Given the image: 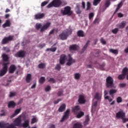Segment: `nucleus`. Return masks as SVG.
Masks as SVG:
<instances>
[{
	"label": "nucleus",
	"mask_w": 128,
	"mask_h": 128,
	"mask_svg": "<svg viewBox=\"0 0 128 128\" xmlns=\"http://www.w3.org/2000/svg\"><path fill=\"white\" fill-rule=\"evenodd\" d=\"M50 24H51L50 22H48L42 26V24L38 23L36 24V29L37 30H38L40 28V32H44L50 26Z\"/></svg>",
	"instance_id": "nucleus-1"
},
{
	"label": "nucleus",
	"mask_w": 128,
	"mask_h": 128,
	"mask_svg": "<svg viewBox=\"0 0 128 128\" xmlns=\"http://www.w3.org/2000/svg\"><path fill=\"white\" fill-rule=\"evenodd\" d=\"M62 0H53L47 6V8H60L62 6Z\"/></svg>",
	"instance_id": "nucleus-2"
},
{
	"label": "nucleus",
	"mask_w": 128,
	"mask_h": 128,
	"mask_svg": "<svg viewBox=\"0 0 128 128\" xmlns=\"http://www.w3.org/2000/svg\"><path fill=\"white\" fill-rule=\"evenodd\" d=\"M72 30H66L63 32L61 34L59 35L60 40H64L68 38V37L70 34H72Z\"/></svg>",
	"instance_id": "nucleus-3"
},
{
	"label": "nucleus",
	"mask_w": 128,
	"mask_h": 128,
	"mask_svg": "<svg viewBox=\"0 0 128 128\" xmlns=\"http://www.w3.org/2000/svg\"><path fill=\"white\" fill-rule=\"evenodd\" d=\"M61 14L62 16H72V8L70 6H66L64 8V10H61Z\"/></svg>",
	"instance_id": "nucleus-4"
},
{
	"label": "nucleus",
	"mask_w": 128,
	"mask_h": 128,
	"mask_svg": "<svg viewBox=\"0 0 128 128\" xmlns=\"http://www.w3.org/2000/svg\"><path fill=\"white\" fill-rule=\"evenodd\" d=\"M106 88H114V78L110 76H108L106 78Z\"/></svg>",
	"instance_id": "nucleus-5"
},
{
	"label": "nucleus",
	"mask_w": 128,
	"mask_h": 128,
	"mask_svg": "<svg viewBox=\"0 0 128 128\" xmlns=\"http://www.w3.org/2000/svg\"><path fill=\"white\" fill-rule=\"evenodd\" d=\"M8 62L3 63V68L0 71V76H4L8 72Z\"/></svg>",
	"instance_id": "nucleus-6"
},
{
	"label": "nucleus",
	"mask_w": 128,
	"mask_h": 128,
	"mask_svg": "<svg viewBox=\"0 0 128 128\" xmlns=\"http://www.w3.org/2000/svg\"><path fill=\"white\" fill-rule=\"evenodd\" d=\"M14 36L13 35H10L8 37L4 38L2 41V44H6L8 42H12L14 40Z\"/></svg>",
	"instance_id": "nucleus-7"
},
{
	"label": "nucleus",
	"mask_w": 128,
	"mask_h": 128,
	"mask_svg": "<svg viewBox=\"0 0 128 128\" xmlns=\"http://www.w3.org/2000/svg\"><path fill=\"white\" fill-rule=\"evenodd\" d=\"M0 128H17L15 126L12 124L10 125L8 123H6L4 122H0Z\"/></svg>",
	"instance_id": "nucleus-8"
},
{
	"label": "nucleus",
	"mask_w": 128,
	"mask_h": 128,
	"mask_svg": "<svg viewBox=\"0 0 128 128\" xmlns=\"http://www.w3.org/2000/svg\"><path fill=\"white\" fill-rule=\"evenodd\" d=\"M70 110L68 109L64 112V115L63 116L62 120H60V122H64L66 120H68V117L70 116Z\"/></svg>",
	"instance_id": "nucleus-9"
},
{
	"label": "nucleus",
	"mask_w": 128,
	"mask_h": 128,
	"mask_svg": "<svg viewBox=\"0 0 128 128\" xmlns=\"http://www.w3.org/2000/svg\"><path fill=\"white\" fill-rule=\"evenodd\" d=\"M116 118H120L121 120L126 118V112L122 110H120L116 113Z\"/></svg>",
	"instance_id": "nucleus-10"
},
{
	"label": "nucleus",
	"mask_w": 128,
	"mask_h": 128,
	"mask_svg": "<svg viewBox=\"0 0 128 128\" xmlns=\"http://www.w3.org/2000/svg\"><path fill=\"white\" fill-rule=\"evenodd\" d=\"M66 56L64 54H62L60 56L59 59V62L60 64L64 66L66 64Z\"/></svg>",
	"instance_id": "nucleus-11"
},
{
	"label": "nucleus",
	"mask_w": 128,
	"mask_h": 128,
	"mask_svg": "<svg viewBox=\"0 0 128 128\" xmlns=\"http://www.w3.org/2000/svg\"><path fill=\"white\" fill-rule=\"evenodd\" d=\"M68 62L66 63V66H72V64H74L76 62V60L73 59L70 54L68 55Z\"/></svg>",
	"instance_id": "nucleus-12"
},
{
	"label": "nucleus",
	"mask_w": 128,
	"mask_h": 128,
	"mask_svg": "<svg viewBox=\"0 0 128 128\" xmlns=\"http://www.w3.org/2000/svg\"><path fill=\"white\" fill-rule=\"evenodd\" d=\"M14 124L16 126H22V118H17L14 120Z\"/></svg>",
	"instance_id": "nucleus-13"
},
{
	"label": "nucleus",
	"mask_w": 128,
	"mask_h": 128,
	"mask_svg": "<svg viewBox=\"0 0 128 128\" xmlns=\"http://www.w3.org/2000/svg\"><path fill=\"white\" fill-rule=\"evenodd\" d=\"M80 112V106H76L74 108H72V112H74V114H78Z\"/></svg>",
	"instance_id": "nucleus-14"
},
{
	"label": "nucleus",
	"mask_w": 128,
	"mask_h": 128,
	"mask_svg": "<svg viewBox=\"0 0 128 128\" xmlns=\"http://www.w3.org/2000/svg\"><path fill=\"white\" fill-rule=\"evenodd\" d=\"M25 56L26 52L24 50L20 51L15 54V56L16 58H24Z\"/></svg>",
	"instance_id": "nucleus-15"
},
{
	"label": "nucleus",
	"mask_w": 128,
	"mask_h": 128,
	"mask_svg": "<svg viewBox=\"0 0 128 128\" xmlns=\"http://www.w3.org/2000/svg\"><path fill=\"white\" fill-rule=\"evenodd\" d=\"M69 50H74V51L78 50H80V46L76 44H72L69 46Z\"/></svg>",
	"instance_id": "nucleus-16"
},
{
	"label": "nucleus",
	"mask_w": 128,
	"mask_h": 128,
	"mask_svg": "<svg viewBox=\"0 0 128 128\" xmlns=\"http://www.w3.org/2000/svg\"><path fill=\"white\" fill-rule=\"evenodd\" d=\"M46 14L44 13H38V14H35L34 18L35 20H41V18H44Z\"/></svg>",
	"instance_id": "nucleus-17"
},
{
	"label": "nucleus",
	"mask_w": 128,
	"mask_h": 128,
	"mask_svg": "<svg viewBox=\"0 0 128 128\" xmlns=\"http://www.w3.org/2000/svg\"><path fill=\"white\" fill-rule=\"evenodd\" d=\"M126 26V21H123L121 23L117 24L116 26L118 28H124Z\"/></svg>",
	"instance_id": "nucleus-18"
},
{
	"label": "nucleus",
	"mask_w": 128,
	"mask_h": 128,
	"mask_svg": "<svg viewBox=\"0 0 128 128\" xmlns=\"http://www.w3.org/2000/svg\"><path fill=\"white\" fill-rule=\"evenodd\" d=\"M16 70V66L14 64L10 65L9 68V72L10 74H14Z\"/></svg>",
	"instance_id": "nucleus-19"
},
{
	"label": "nucleus",
	"mask_w": 128,
	"mask_h": 128,
	"mask_svg": "<svg viewBox=\"0 0 128 128\" xmlns=\"http://www.w3.org/2000/svg\"><path fill=\"white\" fill-rule=\"evenodd\" d=\"M56 46V43H55L53 44L51 48H46V52H54L56 50V47L52 48L53 46Z\"/></svg>",
	"instance_id": "nucleus-20"
},
{
	"label": "nucleus",
	"mask_w": 128,
	"mask_h": 128,
	"mask_svg": "<svg viewBox=\"0 0 128 128\" xmlns=\"http://www.w3.org/2000/svg\"><path fill=\"white\" fill-rule=\"evenodd\" d=\"M79 104H84L86 102V100H84V96L82 95H80L78 100Z\"/></svg>",
	"instance_id": "nucleus-21"
},
{
	"label": "nucleus",
	"mask_w": 128,
	"mask_h": 128,
	"mask_svg": "<svg viewBox=\"0 0 128 128\" xmlns=\"http://www.w3.org/2000/svg\"><path fill=\"white\" fill-rule=\"evenodd\" d=\"M8 108H16V102L14 101H10L8 103Z\"/></svg>",
	"instance_id": "nucleus-22"
},
{
	"label": "nucleus",
	"mask_w": 128,
	"mask_h": 128,
	"mask_svg": "<svg viewBox=\"0 0 128 128\" xmlns=\"http://www.w3.org/2000/svg\"><path fill=\"white\" fill-rule=\"evenodd\" d=\"M10 20H6L5 23L2 24V28H10Z\"/></svg>",
	"instance_id": "nucleus-23"
},
{
	"label": "nucleus",
	"mask_w": 128,
	"mask_h": 128,
	"mask_svg": "<svg viewBox=\"0 0 128 128\" xmlns=\"http://www.w3.org/2000/svg\"><path fill=\"white\" fill-rule=\"evenodd\" d=\"M77 36L79 38H84V32L82 30H79L77 32Z\"/></svg>",
	"instance_id": "nucleus-24"
},
{
	"label": "nucleus",
	"mask_w": 128,
	"mask_h": 128,
	"mask_svg": "<svg viewBox=\"0 0 128 128\" xmlns=\"http://www.w3.org/2000/svg\"><path fill=\"white\" fill-rule=\"evenodd\" d=\"M66 104H62L58 109V110L60 112H64V110H66Z\"/></svg>",
	"instance_id": "nucleus-25"
},
{
	"label": "nucleus",
	"mask_w": 128,
	"mask_h": 128,
	"mask_svg": "<svg viewBox=\"0 0 128 128\" xmlns=\"http://www.w3.org/2000/svg\"><path fill=\"white\" fill-rule=\"evenodd\" d=\"M2 58L3 62H8L10 58L8 57V55L4 54H2Z\"/></svg>",
	"instance_id": "nucleus-26"
},
{
	"label": "nucleus",
	"mask_w": 128,
	"mask_h": 128,
	"mask_svg": "<svg viewBox=\"0 0 128 128\" xmlns=\"http://www.w3.org/2000/svg\"><path fill=\"white\" fill-rule=\"evenodd\" d=\"M22 126L23 128H30V120H26L22 124Z\"/></svg>",
	"instance_id": "nucleus-27"
},
{
	"label": "nucleus",
	"mask_w": 128,
	"mask_h": 128,
	"mask_svg": "<svg viewBox=\"0 0 128 128\" xmlns=\"http://www.w3.org/2000/svg\"><path fill=\"white\" fill-rule=\"evenodd\" d=\"M88 44H90V40L87 41V42H86V44H85V45L81 50V52H80L81 54L84 52V50H86V48H88Z\"/></svg>",
	"instance_id": "nucleus-28"
},
{
	"label": "nucleus",
	"mask_w": 128,
	"mask_h": 128,
	"mask_svg": "<svg viewBox=\"0 0 128 128\" xmlns=\"http://www.w3.org/2000/svg\"><path fill=\"white\" fill-rule=\"evenodd\" d=\"M76 12L78 14H82V10H80V4H76Z\"/></svg>",
	"instance_id": "nucleus-29"
},
{
	"label": "nucleus",
	"mask_w": 128,
	"mask_h": 128,
	"mask_svg": "<svg viewBox=\"0 0 128 128\" xmlns=\"http://www.w3.org/2000/svg\"><path fill=\"white\" fill-rule=\"evenodd\" d=\"M117 92H118V90H116V89H111L109 91V94L110 96H111L112 98H114V94H116Z\"/></svg>",
	"instance_id": "nucleus-30"
},
{
	"label": "nucleus",
	"mask_w": 128,
	"mask_h": 128,
	"mask_svg": "<svg viewBox=\"0 0 128 128\" xmlns=\"http://www.w3.org/2000/svg\"><path fill=\"white\" fill-rule=\"evenodd\" d=\"M26 80L28 84H30L32 80V74H28L26 76Z\"/></svg>",
	"instance_id": "nucleus-31"
},
{
	"label": "nucleus",
	"mask_w": 128,
	"mask_h": 128,
	"mask_svg": "<svg viewBox=\"0 0 128 128\" xmlns=\"http://www.w3.org/2000/svg\"><path fill=\"white\" fill-rule=\"evenodd\" d=\"M20 112V109H16L14 111V113L10 116V118H14L16 116H18Z\"/></svg>",
	"instance_id": "nucleus-32"
},
{
	"label": "nucleus",
	"mask_w": 128,
	"mask_h": 128,
	"mask_svg": "<svg viewBox=\"0 0 128 128\" xmlns=\"http://www.w3.org/2000/svg\"><path fill=\"white\" fill-rule=\"evenodd\" d=\"M94 98L95 100H100L102 98V96L98 92H96L94 95Z\"/></svg>",
	"instance_id": "nucleus-33"
},
{
	"label": "nucleus",
	"mask_w": 128,
	"mask_h": 128,
	"mask_svg": "<svg viewBox=\"0 0 128 128\" xmlns=\"http://www.w3.org/2000/svg\"><path fill=\"white\" fill-rule=\"evenodd\" d=\"M109 52L112 54H118V50L116 49L110 48L109 49Z\"/></svg>",
	"instance_id": "nucleus-34"
},
{
	"label": "nucleus",
	"mask_w": 128,
	"mask_h": 128,
	"mask_svg": "<svg viewBox=\"0 0 128 128\" xmlns=\"http://www.w3.org/2000/svg\"><path fill=\"white\" fill-rule=\"evenodd\" d=\"M84 116V112L80 111L78 114H76V118H80L82 116Z\"/></svg>",
	"instance_id": "nucleus-35"
},
{
	"label": "nucleus",
	"mask_w": 128,
	"mask_h": 128,
	"mask_svg": "<svg viewBox=\"0 0 128 128\" xmlns=\"http://www.w3.org/2000/svg\"><path fill=\"white\" fill-rule=\"evenodd\" d=\"M110 6V0H106L104 4V6L106 8L105 10H106Z\"/></svg>",
	"instance_id": "nucleus-36"
},
{
	"label": "nucleus",
	"mask_w": 128,
	"mask_h": 128,
	"mask_svg": "<svg viewBox=\"0 0 128 128\" xmlns=\"http://www.w3.org/2000/svg\"><path fill=\"white\" fill-rule=\"evenodd\" d=\"M90 122V116L87 115L86 116V120L84 122V125L86 126L87 124H88V122Z\"/></svg>",
	"instance_id": "nucleus-37"
},
{
	"label": "nucleus",
	"mask_w": 128,
	"mask_h": 128,
	"mask_svg": "<svg viewBox=\"0 0 128 128\" xmlns=\"http://www.w3.org/2000/svg\"><path fill=\"white\" fill-rule=\"evenodd\" d=\"M126 78V75H124V74H122L118 76V78L120 80H124Z\"/></svg>",
	"instance_id": "nucleus-38"
},
{
	"label": "nucleus",
	"mask_w": 128,
	"mask_h": 128,
	"mask_svg": "<svg viewBox=\"0 0 128 128\" xmlns=\"http://www.w3.org/2000/svg\"><path fill=\"white\" fill-rule=\"evenodd\" d=\"M82 124H79V123H76L74 124L73 126V128H82Z\"/></svg>",
	"instance_id": "nucleus-39"
},
{
	"label": "nucleus",
	"mask_w": 128,
	"mask_h": 128,
	"mask_svg": "<svg viewBox=\"0 0 128 128\" xmlns=\"http://www.w3.org/2000/svg\"><path fill=\"white\" fill-rule=\"evenodd\" d=\"M38 68H40L43 70V68H46V64L44 63H40L38 65Z\"/></svg>",
	"instance_id": "nucleus-40"
},
{
	"label": "nucleus",
	"mask_w": 128,
	"mask_h": 128,
	"mask_svg": "<svg viewBox=\"0 0 128 128\" xmlns=\"http://www.w3.org/2000/svg\"><path fill=\"white\" fill-rule=\"evenodd\" d=\"M91 8H92V4H90V2H87L86 10H90Z\"/></svg>",
	"instance_id": "nucleus-41"
},
{
	"label": "nucleus",
	"mask_w": 128,
	"mask_h": 128,
	"mask_svg": "<svg viewBox=\"0 0 128 128\" xmlns=\"http://www.w3.org/2000/svg\"><path fill=\"white\" fill-rule=\"evenodd\" d=\"M102 2V0H93V6H96L98 4H100Z\"/></svg>",
	"instance_id": "nucleus-42"
},
{
	"label": "nucleus",
	"mask_w": 128,
	"mask_h": 128,
	"mask_svg": "<svg viewBox=\"0 0 128 128\" xmlns=\"http://www.w3.org/2000/svg\"><path fill=\"white\" fill-rule=\"evenodd\" d=\"M74 77L75 80H80V73H76L74 74Z\"/></svg>",
	"instance_id": "nucleus-43"
},
{
	"label": "nucleus",
	"mask_w": 128,
	"mask_h": 128,
	"mask_svg": "<svg viewBox=\"0 0 128 128\" xmlns=\"http://www.w3.org/2000/svg\"><path fill=\"white\" fill-rule=\"evenodd\" d=\"M128 68H126V67L124 68L122 70V74H124L125 76H126V74H128Z\"/></svg>",
	"instance_id": "nucleus-44"
},
{
	"label": "nucleus",
	"mask_w": 128,
	"mask_h": 128,
	"mask_svg": "<svg viewBox=\"0 0 128 128\" xmlns=\"http://www.w3.org/2000/svg\"><path fill=\"white\" fill-rule=\"evenodd\" d=\"M60 68H62V66H60V64H57L55 67V70H60Z\"/></svg>",
	"instance_id": "nucleus-45"
},
{
	"label": "nucleus",
	"mask_w": 128,
	"mask_h": 128,
	"mask_svg": "<svg viewBox=\"0 0 128 128\" xmlns=\"http://www.w3.org/2000/svg\"><path fill=\"white\" fill-rule=\"evenodd\" d=\"M44 82H46V78L44 76H42L39 80V82L40 84H44Z\"/></svg>",
	"instance_id": "nucleus-46"
},
{
	"label": "nucleus",
	"mask_w": 128,
	"mask_h": 128,
	"mask_svg": "<svg viewBox=\"0 0 128 128\" xmlns=\"http://www.w3.org/2000/svg\"><path fill=\"white\" fill-rule=\"evenodd\" d=\"M35 122H38V120L36 118H34L31 120V124H34Z\"/></svg>",
	"instance_id": "nucleus-47"
},
{
	"label": "nucleus",
	"mask_w": 128,
	"mask_h": 128,
	"mask_svg": "<svg viewBox=\"0 0 128 128\" xmlns=\"http://www.w3.org/2000/svg\"><path fill=\"white\" fill-rule=\"evenodd\" d=\"M118 32V28H115L114 29H113L112 30V32L114 34H116Z\"/></svg>",
	"instance_id": "nucleus-48"
},
{
	"label": "nucleus",
	"mask_w": 128,
	"mask_h": 128,
	"mask_svg": "<svg viewBox=\"0 0 128 128\" xmlns=\"http://www.w3.org/2000/svg\"><path fill=\"white\" fill-rule=\"evenodd\" d=\"M100 19L98 18H96L94 20L93 24H100Z\"/></svg>",
	"instance_id": "nucleus-49"
},
{
	"label": "nucleus",
	"mask_w": 128,
	"mask_h": 128,
	"mask_svg": "<svg viewBox=\"0 0 128 128\" xmlns=\"http://www.w3.org/2000/svg\"><path fill=\"white\" fill-rule=\"evenodd\" d=\"M94 16V14L92 12H90L89 14V20H92V18Z\"/></svg>",
	"instance_id": "nucleus-50"
},
{
	"label": "nucleus",
	"mask_w": 128,
	"mask_h": 128,
	"mask_svg": "<svg viewBox=\"0 0 128 128\" xmlns=\"http://www.w3.org/2000/svg\"><path fill=\"white\" fill-rule=\"evenodd\" d=\"M57 94H58V96H64V90H60L57 93Z\"/></svg>",
	"instance_id": "nucleus-51"
},
{
	"label": "nucleus",
	"mask_w": 128,
	"mask_h": 128,
	"mask_svg": "<svg viewBox=\"0 0 128 128\" xmlns=\"http://www.w3.org/2000/svg\"><path fill=\"white\" fill-rule=\"evenodd\" d=\"M122 102V97L118 96L116 98V102L118 104H120Z\"/></svg>",
	"instance_id": "nucleus-52"
},
{
	"label": "nucleus",
	"mask_w": 128,
	"mask_h": 128,
	"mask_svg": "<svg viewBox=\"0 0 128 128\" xmlns=\"http://www.w3.org/2000/svg\"><path fill=\"white\" fill-rule=\"evenodd\" d=\"M48 4V1H44V2H42L41 4L42 8H43V6H46Z\"/></svg>",
	"instance_id": "nucleus-53"
},
{
	"label": "nucleus",
	"mask_w": 128,
	"mask_h": 128,
	"mask_svg": "<svg viewBox=\"0 0 128 128\" xmlns=\"http://www.w3.org/2000/svg\"><path fill=\"white\" fill-rule=\"evenodd\" d=\"M48 82H52V84H54L56 83V80L54 78H50L48 80Z\"/></svg>",
	"instance_id": "nucleus-54"
},
{
	"label": "nucleus",
	"mask_w": 128,
	"mask_h": 128,
	"mask_svg": "<svg viewBox=\"0 0 128 128\" xmlns=\"http://www.w3.org/2000/svg\"><path fill=\"white\" fill-rule=\"evenodd\" d=\"M104 98L105 100H108L110 102L112 101V98H111L109 96H105Z\"/></svg>",
	"instance_id": "nucleus-55"
},
{
	"label": "nucleus",
	"mask_w": 128,
	"mask_h": 128,
	"mask_svg": "<svg viewBox=\"0 0 128 128\" xmlns=\"http://www.w3.org/2000/svg\"><path fill=\"white\" fill-rule=\"evenodd\" d=\"M96 106H98V102L96 101L92 104V110H94V107L96 108Z\"/></svg>",
	"instance_id": "nucleus-56"
},
{
	"label": "nucleus",
	"mask_w": 128,
	"mask_h": 128,
	"mask_svg": "<svg viewBox=\"0 0 128 128\" xmlns=\"http://www.w3.org/2000/svg\"><path fill=\"white\" fill-rule=\"evenodd\" d=\"M101 44H106V40H104V39L102 38L100 40Z\"/></svg>",
	"instance_id": "nucleus-57"
},
{
	"label": "nucleus",
	"mask_w": 128,
	"mask_h": 128,
	"mask_svg": "<svg viewBox=\"0 0 128 128\" xmlns=\"http://www.w3.org/2000/svg\"><path fill=\"white\" fill-rule=\"evenodd\" d=\"M44 46H46V44H39L38 45V48H44Z\"/></svg>",
	"instance_id": "nucleus-58"
},
{
	"label": "nucleus",
	"mask_w": 128,
	"mask_h": 128,
	"mask_svg": "<svg viewBox=\"0 0 128 128\" xmlns=\"http://www.w3.org/2000/svg\"><path fill=\"white\" fill-rule=\"evenodd\" d=\"M122 120L123 124H126V122H128V118H122Z\"/></svg>",
	"instance_id": "nucleus-59"
},
{
	"label": "nucleus",
	"mask_w": 128,
	"mask_h": 128,
	"mask_svg": "<svg viewBox=\"0 0 128 128\" xmlns=\"http://www.w3.org/2000/svg\"><path fill=\"white\" fill-rule=\"evenodd\" d=\"M126 84L124 83H121L119 84L120 88H126Z\"/></svg>",
	"instance_id": "nucleus-60"
},
{
	"label": "nucleus",
	"mask_w": 128,
	"mask_h": 128,
	"mask_svg": "<svg viewBox=\"0 0 128 128\" xmlns=\"http://www.w3.org/2000/svg\"><path fill=\"white\" fill-rule=\"evenodd\" d=\"M62 102V98H58L56 100L54 101V104H56L58 102Z\"/></svg>",
	"instance_id": "nucleus-61"
},
{
	"label": "nucleus",
	"mask_w": 128,
	"mask_h": 128,
	"mask_svg": "<svg viewBox=\"0 0 128 128\" xmlns=\"http://www.w3.org/2000/svg\"><path fill=\"white\" fill-rule=\"evenodd\" d=\"M46 92H50V86H48L45 88Z\"/></svg>",
	"instance_id": "nucleus-62"
},
{
	"label": "nucleus",
	"mask_w": 128,
	"mask_h": 128,
	"mask_svg": "<svg viewBox=\"0 0 128 128\" xmlns=\"http://www.w3.org/2000/svg\"><path fill=\"white\" fill-rule=\"evenodd\" d=\"M16 96L15 92H10V98H12V96Z\"/></svg>",
	"instance_id": "nucleus-63"
},
{
	"label": "nucleus",
	"mask_w": 128,
	"mask_h": 128,
	"mask_svg": "<svg viewBox=\"0 0 128 128\" xmlns=\"http://www.w3.org/2000/svg\"><path fill=\"white\" fill-rule=\"evenodd\" d=\"M118 18H123L124 17V14L120 12L118 14Z\"/></svg>",
	"instance_id": "nucleus-64"
}]
</instances>
